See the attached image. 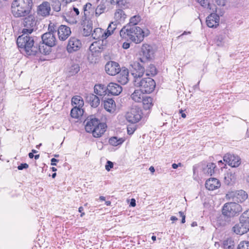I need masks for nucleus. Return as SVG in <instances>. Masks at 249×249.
Masks as SVG:
<instances>
[{
    "instance_id": "22",
    "label": "nucleus",
    "mask_w": 249,
    "mask_h": 249,
    "mask_svg": "<svg viewBox=\"0 0 249 249\" xmlns=\"http://www.w3.org/2000/svg\"><path fill=\"white\" fill-rule=\"evenodd\" d=\"M43 43L49 47H53L56 45V39L53 35L51 33H46L42 36Z\"/></svg>"
},
{
    "instance_id": "10",
    "label": "nucleus",
    "mask_w": 249,
    "mask_h": 249,
    "mask_svg": "<svg viewBox=\"0 0 249 249\" xmlns=\"http://www.w3.org/2000/svg\"><path fill=\"white\" fill-rule=\"evenodd\" d=\"M94 7L90 2H87L83 7V18L88 22L94 19Z\"/></svg>"
},
{
    "instance_id": "53",
    "label": "nucleus",
    "mask_w": 249,
    "mask_h": 249,
    "mask_svg": "<svg viewBox=\"0 0 249 249\" xmlns=\"http://www.w3.org/2000/svg\"><path fill=\"white\" fill-rule=\"evenodd\" d=\"M104 1L103 3L105 4L107 3L109 5H114L115 4V0H102V2Z\"/></svg>"
},
{
    "instance_id": "32",
    "label": "nucleus",
    "mask_w": 249,
    "mask_h": 249,
    "mask_svg": "<svg viewBox=\"0 0 249 249\" xmlns=\"http://www.w3.org/2000/svg\"><path fill=\"white\" fill-rule=\"evenodd\" d=\"M145 93L139 89L134 90L131 95V98L133 101L136 103H141L142 99L145 96Z\"/></svg>"
},
{
    "instance_id": "55",
    "label": "nucleus",
    "mask_w": 249,
    "mask_h": 249,
    "mask_svg": "<svg viewBox=\"0 0 249 249\" xmlns=\"http://www.w3.org/2000/svg\"><path fill=\"white\" fill-rule=\"evenodd\" d=\"M178 213L179 214L180 216L182 217L181 223L182 224L184 223L185 222V215L181 211L179 212Z\"/></svg>"
},
{
    "instance_id": "11",
    "label": "nucleus",
    "mask_w": 249,
    "mask_h": 249,
    "mask_svg": "<svg viewBox=\"0 0 249 249\" xmlns=\"http://www.w3.org/2000/svg\"><path fill=\"white\" fill-rule=\"evenodd\" d=\"M81 47V41L76 37H71L68 41L66 49L68 53H72L79 50Z\"/></svg>"
},
{
    "instance_id": "54",
    "label": "nucleus",
    "mask_w": 249,
    "mask_h": 249,
    "mask_svg": "<svg viewBox=\"0 0 249 249\" xmlns=\"http://www.w3.org/2000/svg\"><path fill=\"white\" fill-rule=\"evenodd\" d=\"M216 3L219 6H224L226 3V0H215Z\"/></svg>"
},
{
    "instance_id": "37",
    "label": "nucleus",
    "mask_w": 249,
    "mask_h": 249,
    "mask_svg": "<svg viewBox=\"0 0 249 249\" xmlns=\"http://www.w3.org/2000/svg\"><path fill=\"white\" fill-rule=\"evenodd\" d=\"M145 72L146 75L153 77L157 74L158 70L154 64H151L146 67Z\"/></svg>"
},
{
    "instance_id": "50",
    "label": "nucleus",
    "mask_w": 249,
    "mask_h": 249,
    "mask_svg": "<svg viewBox=\"0 0 249 249\" xmlns=\"http://www.w3.org/2000/svg\"><path fill=\"white\" fill-rule=\"evenodd\" d=\"M135 127L132 125H128L127 127V133L129 135H132L134 133L136 130Z\"/></svg>"
},
{
    "instance_id": "46",
    "label": "nucleus",
    "mask_w": 249,
    "mask_h": 249,
    "mask_svg": "<svg viewBox=\"0 0 249 249\" xmlns=\"http://www.w3.org/2000/svg\"><path fill=\"white\" fill-rule=\"evenodd\" d=\"M61 3L59 0H53L52 1V6L53 9L56 12H59L61 10Z\"/></svg>"
},
{
    "instance_id": "31",
    "label": "nucleus",
    "mask_w": 249,
    "mask_h": 249,
    "mask_svg": "<svg viewBox=\"0 0 249 249\" xmlns=\"http://www.w3.org/2000/svg\"><path fill=\"white\" fill-rule=\"evenodd\" d=\"M87 102L93 107H97L100 104V99L97 95L93 93L89 94L86 97Z\"/></svg>"
},
{
    "instance_id": "33",
    "label": "nucleus",
    "mask_w": 249,
    "mask_h": 249,
    "mask_svg": "<svg viewBox=\"0 0 249 249\" xmlns=\"http://www.w3.org/2000/svg\"><path fill=\"white\" fill-rule=\"evenodd\" d=\"M127 18V15L125 12L120 9L116 10L114 13V19L118 23L124 22Z\"/></svg>"
},
{
    "instance_id": "8",
    "label": "nucleus",
    "mask_w": 249,
    "mask_h": 249,
    "mask_svg": "<svg viewBox=\"0 0 249 249\" xmlns=\"http://www.w3.org/2000/svg\"><path fill=\"white\" fill-rule=\"evenodd\" d=\"M142 110L138 107H134L130 108L125 115L126 120L133 124L139 122L142 118Z\"/></svg>"
},
{
    "instance_id": "61",
    "label": "nucleus",
    "mask_w": 249,
    "mask_h": 249,
    "mask_svg": "<svg viewBox=\"0 0 249 249\" xmlns=\"http://www.w3.org/2000/svg\"><path fill=\"white\" fill-rule=\"evenodd\" d=\"M181 166V163H179L178 164H177L176 163H173L172 165V168L173 169H177L178 166Z\"/></svg>"
},
{
    "instance_id": "59",
    "label": "nucleus",
    "mask_w": 249,
    "mask_h": 249,
    "mask_svg": "<svg viewBox=\"0 0 249 249\" xmlns=\"http://www.w3.org/2000/svg\"><path fill=\"white\" fill-rule=\"evenodd\" d=\"M78 211L81 213L80 216L83 217L85 215L84 211V208L82 207H80L78 209Z\"/></svg>"
},
{
    "instance_id": "15",
    "label": "nucleus",
    "mask_w": 249,
    "mask_h": 249,
    "mask_svg": "<svg viewBox=\"0 0 249 249\" xmlns=\"http://www.w3.org/2000/svg\"><path fill=\"white\" fill-rule=\"evenodd\" d=\"M50 4L47 1H44L39 5L37 8V14L43 17L48 16L51 12Z\"/></svg>"
},
{
    "instance_id": "20",
    "label": "nucleus",
    "mask_w": 249,
    "mask_h": 249,
    "mask_svg": "<svg viewBox=\"0 0 249 249\" xmlns=\"http://www.w3.org/2000/svg\"><path fill=\"white\" fill-rule=\"evenodd\" d=\"M129 71L127 69L122 68L117 74V81L122 85L127 84L129 81Z\"/></svg>"
},
{
    "instance_id": "51",
    "label": "nucleus",
    "mask_w": 249,
    "mask_h": 249,
    "mask_svg": "<svg viewBox=\"0 0 249 249\" xmlns=\"http://www.w3.org/2000/svg\"><path fill=\"white\" fill-rule=\"evenodd\" d=\"M113 167V163L110 161H107L105 166L106 169L107 171H109L111 168Z\"/></svg>"
},
{
    "instance_id": "49",
    "label": "nucleus",
    "mask_w": 249,
    "mask_h": 249,
    "mask_svg": "<svg viewBox=\"0 0 249 249\" xmlns=\"http://www.w3.org/2000/svg\"><path fill=\"white\" fill-rule=\"evenodd\" d=\"M202 7H208L209 6V2L208 0H196Z\"/></svg>"
},
{
    "instance_id": "39",
    "label": "nucleus",
    "mask_w": 249,
    "mask_h": 249,
    "mask_svg": "<svg viewBox=\"0 0 249 249\" xmlns=\"http://www.w3.org/2000/svg\"><path fill=\"white\" fill-rule=\"evenodd\" d=\"M82 107L74 106L71 111V115L73 118L78 119L82 115L83 110L81 109Z\"/></svg>"
},
{
    "instance_id": "52",
    "label": "nucleus",
    "mask_w": 249,
    "mask_h": 249,
    "mask_svg": "<svg viewBox=\"0 0 249 249\" xmlns=\"http://www.w3.org/2000/svg\"><path fill=\"white\" fill-rule=\"evenodd\" d=\"M29 167V165L27 163H22L20 165L18 166V169L19 170H22L23 169H27Z\"/></svg>"
},
{
    "instance_id": "28",
    "label": "nucleus",
    "mask_w": 249,
    "mask_h": 249,
    "mask_svg": "<svg viewBox=\"0 0 249 249\" xmlns=\"http://www.w3.org/2000/svg\"><path fill=\"white\" fill-rule=\"evenodd\" d=\"M94 92L96 95L103 97L107 94V86H106L102 84H96L94 87Z\"/></svg>"
},
{
    "instance_id": "48",
    "label": "nucleus",
    "mask_w": 249,
    "mask_h": 249,
    "mask_svg": "<svg viewBox=\"0 0 249 249\" xmlns=\"http://www.w3.org/2000/svg\"><path fill=\"white\" fill-rule=\"evenodd\" d=\"M56 26L54 23L50 22L48 26V33H51L53 34L56 31Z\"/></svg>"
},
{
    "instance_id": "25",
    "label": "nucleus",
    "mask_w": 249,
    "mask_h": 249,
    "mask_svg": "<svg viewBox=\"0 0 249 249\" xmlns=\"http://www.w3.org/2000/svg\"><path fill=\"white\" fill-rule=\"evenodd\" d=\"M79 9L75 7L71 9L66 14V20L71 23H75L77 22L76 17L79 15Z\"/></svg>"
},
{
    "instance_id": "21",
    "label": "nucleus",
    "mask_w": 249,
    "mask_h": 249,
    "mask_svg": "<svg viewBox=\"0 0 249 249\" xmlns=\"http://www.w3.org/2000/svg\"><path fill=\"white\" fill-rule=\"evenodd\" d=\"M230 195L232 198L238 203L245 201L248 197L247 193L242 190L232 192Z\"/></svg>"
},
{
    "instance_id": "4",
    "label": "nucleus",
    "mask_w": 249,
    "mask_h": 249,
    "mask_svg": "<svg viewBox=\"0 0 249 249\" xmlns=\"http://www.w3.org/2000/svg\"><path fill=\"white\" fill-rule=\"evenodd\" d=\"M242 211V206L237 203L230 202L226 203L223 206L222 213L228 217L238 215Z\"/></svg>"
},
{
    "instance_id": "3",
    "label": "nucleus",
    "mask_w": 249,
    "mask_h": 249,
    "mask_svg": "<svg viewBox=\"0 0 249 249\" xmlns=\"http://www.w3.org/2000/svg\"><path fill=\"white\" fill-rule=\"evenodd\" d=\"M134 85L145 94L152 93L155 90L156 87V82L150 77L136 79L134 81Z\"/></svg>"
},
{
    "instance_id": "63",
    "label": "nucleus",
    "mask_w": 249,
    "mask_h": 249,
    "mask_svg": "<svg viewBox=\"0 0 249 249\" xmlns=\"http://www.w3.org/2000/svg\"><path fill=\"white\" fill-rule=\"evenodd\" d=\"M179 113L181 114V117L183 118H186V115L185 113L183 112V111L182 109L179 110Z\"/></svg>"
},
{
    "instance_id": "27",
    "label": "nucleus",
    "mask_w": 249,
    "mask_h": 249,
    "mask_svg": "<svg viewBox=\"0 0 249 249\" xmlns=\"http://www.w3.org/2000/svg\"><path fill=\"white\" fill-rule=\"evenodd\" d=\"M108 93L112 95H118L122 91V87L115 82H110L107 85Z\"/></svg>"
},
{
    "instance_id": "35",
    "label": "nucleus",
    "mask_w": 249,
    "mask_h": 249,
    "mask_svg": "<svg viewBox=\"0 0 249 249\" xmlns=\"http://www.w3.org/2000/svg\"><path fill=\"white\" fill-rule=\"evenodd\" d=\"M106 10V6L105 3L101 2L96 7L94 8V19L97 18L102 14L104 13Z\"/></svg>"
},
{
    "instance_id": "29",
    "label": "nucleus",
    "mask_w": 249,
    "mask_h": 249,
    "mask_svg": "<svg viewBox=\"0 0 249 249\" xmlns=\"http://www.w3.org/2000/svg\"><path fill=\"white\" fill-rule=\"evenodd\" d=\"M103 105L105 109L109 113H113L116 111V103L114 100L111 98H108L104 100Z\"/></svg>"
},
{
    "instance_id": "9",
    "label": "nucleus",
    "mask_w": 249,
    "mask_h": 249,
    "mask_svg": "<svg viewBox=\"0 0 249 249\" xmlns=\"http://www.w3.org/2000/svg\"><path fill=\"white\" fill-rule=\"evenodd\" d=\"M141 52L142 56L139 58L141 63H145L152 59L153 52L151 45L146 43L143 44L141 47Z\"/></svg>"
},
{
    "instance_id": "40",
    "label": "nucleus",
    "mask_w": 249,
    "mask_h": 249,
    "mask_svg": "<svg viewBox=\"0 0 249 249\" xmlns=\"http://www.w3.org/2000/svg\"><path fill=\"white\" fill-rule=\"evenodd\" d=\"M71 104L76 107H82L84 105V101L80 96L76 95L72 98Z\"/></svg>"
},
{
    "instance_id": "43",
    "label": "nucleus",
    "mask_w": 249,
    "mask_h": 249,
    "mask_svg": "<svg viewBox=\"0 0 249 249\" xmlns=\"http://www.w3.org/2000/svg\"><path fill=\"white\" fill-rule=\"evenodd\" d=\"M116 24L114 23L113 22H111L110 23L109 25L107 27V28L106 30H105V33L107 35V37L110 36L111 35H112L116 29Z\"/></svg>"
},
{
    "instance_id": "30",
    "label": "nucleus",
    "mask_w": 249,
    "mask_h": 249,
    "mask_svg": "<svg viewBox=\"0 0 249 249\" xmlns=\"http://www.w3.org/2000/svg\"><path fill=\"white\" fill-rule=\"evenodd\" d=\"M105 34V30L101 28H96L94 30L92 34V36L94 39L98 40H101L104 41V40L106 39L107 37Z\"/></svg>"
},
{
    "instance_id": "34",
    "label": "nucleus",
    "mask_w": 249,
    "mask_h": 249,
    "mask_svg": "<svg viewBox=\"0 0 249 249\" xmlns=\"http://www.w3.org/2000/svg\"><path fill=\"white\" fill-rule=\"evenodd\" d=\"M141 103L144 109L149 110L153 106V99L151 96L145 95Z\"/></svg>"
},
{
    "instance_id": "36",
    "label": "nucleus",
    "mask_w": 249,
    "mask_h": 249,
    "mask_svg": "<svg viewBox=\"0 0 249 249\" xmlns=\"http://www.w3.org/2000/svg\"><path fill=\"white\" fill-rule=\"evenodd\" d=\"M125 141V138H118L117 137H111L109 139L108 142L110 145L113 146H117L122 144Z\"/></svg>"
},
{
    "instance_id": "44",
    "label": "nucleus",
    "mask_w": 249,
    "mask_h": 249,
    "mask_svg": "<svg viewBox=\"0 0 249 249\" xmlns=\"http://www.w3.org/2000/svg\"><path fill=\"white\" fill-rule=\"evenodd\" d=\"M216 167V165L214 163H209L207 165V167L206 168V173L212 176L214 173V169Z\"/></svg>"
},
{
    "instance_id": "18",
    "label": "nucleus",
    "mask_w": 249,
    "mask_h": 249,
    "mask_svg": "<svg viewBox=\"0 0 249 249\" xmlns=\"http://www.w3.org/2000/svg\"><path fill=\"white\" fill-rule=\"evenodd\" d=\"M100 121L95 118H88L86 120L85 129L87 132L91 133L100 123Z\"/></svg>"
},
{
    "instance_id": "2",
    "label": "nucleus",
    "mask_w": 249,
    "mask_h": 249,
    "mask_svg": "<svg viewBox=\"0 0 249 249\" xmlns=\"http://www.w3.org/2000/svg\"><path fill=\"white\" fill-rule=\"evenodd\" d=\"M33 7L32 0H14L11 3V13L16 18L25 17L31 13Z\"/></svg>"
},
{
    "instance_id": "13",
    "label": "nucleus",
    "mask_w": 249,
    "mask_h": 249,
    "mask_svg": "<svg viewBox=\"0 0 249 249\" xmlns=\"http://www.w3.org/2000/svg\"><path fill=\"white\" fill-rule=\"evenodd\" d=\"M223 160L232 167H237L241 164L240 158L231 154H226L223 157Z\"/></svg>"
},
{
    "instance_id": "56",
    "label": "nucleus",
    "mask_w": 249,
    "mask_h": 249,
    "mask_svg": "<svg viewBox=\"0 0 249 249\" xmlns=\"http://www.w3.org/2000/svg\"><path fill=\"white\" fill-rule=\"evenodd\" d=\"M242 215L249 221V209L244 212Z\"/></svg>"
},
{
    "instance_id": "64",
    "label": "nucleus",
    "mask_w": 249,
    "mask_h": 249,
    "mask_svg": "<svg viewBox=\"0 0 249 249\" xmlns=\"http://www.w3.org/2000/svg\"><path fill=\"white\" fill-rule=\"evenodd\" d=\"M39 49L40 52L42 53H43L45 54L48 53V51H45L44 50H42V48L41 47H40Z\"/></svg>"
},
{
    "instance_id": "57",
    "label": "nucleus",
    "mask_w": 249,
    "mask_h": 249,
    "mask_svg": "<svg viewBox=\"0 0 249 249\" xmlns=\"http://www.w3.org/2000/svg\"><path fill=\"white\" fill-rule=\"evenodd\" d=\"M122 47L124 49H128L130 47V43L125 42L123 44Z\"/></svg>"
},
{
    "instance_id": "38",
    "label": "nucleus",
    "mask_w": 249,
    "mask_h": 249,
    "mask_svg": "<svg viewBox=\"0 0 249 249\" xmlns=\"http://www.w3.org/2000/svg\"><path fill=\"white\" fill-rule=\"evenodd\" d=\"M234 246V241L231 237L225 239L222 243V247L224 249H233Z\"/></svg>"
},
{
    "instance_id": "6",
    "label": "nucleus",
    "mask_w": 249,
    "mask_h": 249,
    "mask_svg": "<svg viewBox=\"0 0 249 249\" xmlns=\"http://www.w3.org/2000/svg\"><path fill=\"white\" fill-rule=\"evenodd\" d=\"M22 35L19 36L17 40L18 47L23 49L27 54H30V51L34 46V40L31 36Z\"/></svg>"
},
{
    "instance_id": "14",
    "label": "nucleus",
    "mask_w": 249,
    "mask_h": 249,
    "mask_svg": "<svg viewBox=\"0 0 249 249\" xmlns=\"http://www.w3.org/2000/svg\"><path fill=\"white\" fill-rule=\"evenodd\" d=\"M132 66L133 69L131 73L134 77V81L136 79H141L140 78L142 77L145 72L144 67L141 66L139 62H134Z\"/></svg>"
},
{
    "instance_id": "5",
    "label": "nucleus",
    "mask_w": 249,
    "mask_h": 249,
    "mask_svg": "<svg viewBox=\"0 0 249 249\" xmlns=\"http://www.w3.org/2000/svg\"><path fill=\"white\" fill-rule=\"evenodd\" d=\"M36 25V21L35 17L30 14L23 19L22 25V33L23 35H29L32 34Z\"/></svg>"
},
{
    "instance_id": "23",
    "label": "nucleus",
    "mask_w": 249,
    "mask_h": 249,
    "mask_svg": "<svg viewBox=\"0 0 249 249\" xmlns=\"http://www.w3.org/2000/svg\"><path fill=\"white\" fill-rule=\"evenodd\" d=\"M220 18L216 13H212L206 18V24L210 28H216L219 23Z\"/></svg>"
},
{
    "instance_id": "41",
    "label": "nucleus",
    "mask_w": 249,
    "mask_h": 249,
    "mask_svg": "<svg viewBox=\"0 0 249 249\" xmlns=\"http://www.w3.org/2000/svg\"><path fill=\"white\" fill-rule=\"evenodd\" d=\"M142 18L139 15H135L132 17L130 19L128 24L127 25L130 26H136L141 21Z\"/></svg>"
},
{
    "instance_id": "24",
    "label": "nucleus",
    "mask_w": 249,
    "mask_h": 249,
    "mask_svg": "<svg viewBox=\"0 0 249 249\" xmlns=\"http://www.w3.org/2000/svg\"><path fill=\"white\" fill-rule=\"evenodd\" d=\"M205 185L209 191H214L220 187L221 182L216 178H211L206 181Z\"/></svg>"
},
{
    "instance_id": "62",
    "label": "nucleus",
    "mask_w": 249,
    "mask_h": 249,
    "mask_svg": "<svg viewBox=\"0 0 249 249\" xmlns=\"http://www.w3.org/2000/svg\"><path fill=\"white\" fill-rule=\"evenodd\" d=\"M130 205L132 207H135L136 206L135 200L134 198H132L131 200Z\"/></svg>"
},
{
    "instance_id": "7",
    "label": "nucleus",
    "mask_w": 249,
    "mask_h": 249,
    "mask_svg": "<svg viewBox=\"0 0 249 249\" xmlns=\"http://www.w3.org/2000/svg\"><path fill=\"white\" fill-rule=\"evenodd\" d=\"M232 231L240 235H242L249 231V221L242 214L239 217V222L236 224L232 228Z\"/></svg>"
},
{
    "instance_id": "12",
    "label": "nucleus",
    "mask_w": 249,
    "mask_h": 249,
    "mask_svg": "<svg viewBox=\"0 0 249 249\" xmlns=\"http://www.w3.org/2000/svg\"><path fill=\"white\" fill-rule=\"evenodd\" d=\"M120 69L119 64L114 61H109L105 65L106 72L111 76L116 75L120 71Z\"/></svg>"
},
{
    "instance_id": "1",
    "label": "nucleus",
    "mask_w": 249,
    "mask_h": 249,
    "mask_svg": "<svg viewBox=\"0 0 249 249\" xmlns=\"http://www.w3.org/2000/svg\"><path fill=\"white\" fill-rule=\"evenodd\" d=\"M122 39L130 40L136 44L141 43L145 37L143 30L139 26H124L120 31Z\"/></svg>"
},
{
    "instance_id": "26",
    "label": "nucleus",
    "mask_w": 249,
    "mask_h": 249,
    "mask_svg": "<svg viewBox=\"0 0 249 249\" xmlns=\"http://www.w3.org/2000/svg\"><path fill=\"white\" fill-rule=\"evenodd\" d=\"M107 125L105 123L100 122L97 127L91 133L95 138H99L103 136L107 130Z\"/></svg>"
},
{
    "instance_id": "45",
    "label": "nucleus",
    "mask_w": 249,
    "mask_h": 249,
    "mask_svg": "<svg viewBox=\"0 0 249 249\" xmlns=\"http://www.w3.org/2000/svg\"><path fill=\"white\" fill-rule=\"evenodd\" d=\"M115 4L119 7L124 9L128 7L129 2L127 0H116Z\"/></svg>"
},
{
    "instance_id": "42",
    "label": "nucleus",
    "mask_w": 249,
    "mask_h": 249,
    "mask_svg": "<svg viewBox=\"0 0 249 249\" xmlns=\"http://www.w3.org/2000/svg\"><path fill=\"white\" fill-rule=\"evenodd\" d=\"M80 67L77 64H73L68 68V72L70 75H73L78 72Z\"/></svg>"
},
{
    "instance_id": "58",
    "label": "nucleus",
    "mask_w": 249,
    "mask_h": 249,
    "mask_svg": "<svg viewBox=\"0 0 249 249\" xmlns=\"http://www.w3.org/2000/svg\"><path fill=\"white\" fill-rule=\"evenodd\" d=\"M58 160L55 159V158H52L51 159V165H56V163L58 162Z\"/></svg>"
},
{
    "instance_id": "60",
    "label": "nucleus",
    "mask_w": 249,
    "mask_h": 249,
    "mask_svg": "<svg viewBox=\"0 0 249 249\" xmlns=\"http://www.w3.org/2000/svg\"><path fill=\"white\" fill-rule=\"evenodd\" d=\"M225 178H230L231 179L232 178H234V174H232L231 173H227Z\"/></svg>"
},
{
    "instance_id": "16",
    "label": "nucleus",
    "mask_w": 249,
    "mask_h": 249,
    "mask_svg": "<svg viewBox=\"0 0 249 249\" xmlns=\"http://www.w3.org/2000/svg\"><path fill=\"white\" fill-rule=\"evenodd\" d=\"M105 48V45L104 41L101 40L93 42L89 47V50L92 55H98L102 52Z\"/></svg>"
},
{
    "instance_id": "19",
    "label": "nucleus",
    "mask_w": 249,
    "mask_h": 249,
    "mask_svg": "<svg viewBox=\"0 0 249 249\" xmlns=\"http://www.w3.org/2000/svg\"><path fill=\"white\" fill-rule=\"evenodd\" d=\"M100 121L95 118H88L86 120L85 129L87 132L91 133L100 123Z\"/></svg>"
},
{
    "instance_id": "47",
    "label": "nucleus",
    "mask_w": 249,
    "mask_h": 249,
    "mask_svg": "<svg viewBox=\"0 0 249 249\" xmlns=\"http://www.w3.org/2000/svg\"><path fill=\"white\" fill-rule=\"evenodd\" d=\"M237 249H249V241L243 240L240 242Z\"/></svg>"
},
{
    "instance_id": "17",
    "label": "nucleus",
    "mask_w": 249,
    "mask_h": 249,
    "mask_svg": "<svg viewBox=\"0 0 249 249\" xmlns=\"http://www.w3.org/2000/svg\"><path fill=\"white\" fill-rule=\"evenodd\" d=\"M71 30L69 27L61 25L57 29V36L59 40H66L71 35Z\"/></svg>"
}]
</instances>
